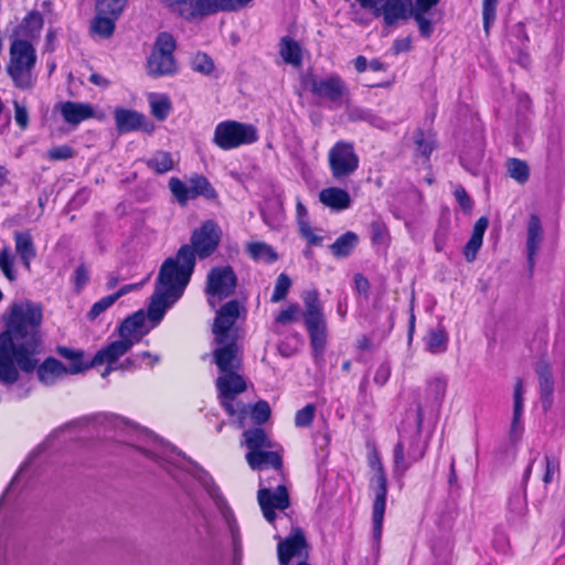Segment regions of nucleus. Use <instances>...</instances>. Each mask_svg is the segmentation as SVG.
<instances>
[{"instance_id":"1","label":"nucleus","mask_w":565,"mask_h":565,"mask_svg":"<svg viewBox=\"0 0 565 565\" xmlns=\"http://www.w3.org/2000/svg\"><path fill=\"white\" fill-rule=\"evenodd\" d=\"M222 235V228L216 221L205 220L193 230L190 243L182 245L173 257H168L162 263L149 303V317L154 324L182 297L194 271L196 258L205 259L213 255L220 246Z\"/></svg>"},{"instance_id":"2","label":"nucleus","mask_w":565,"mask_h":565,"mask_svg":"<svg viewBox=\"0 0 565 565\" xmlns=\"http://www.w3.org/2000/svg\"><path fill=\"white\" fill-rule=\"evenodd\" d=\"M42 310L33 302L11 306L0 334V382L12 385L19 379L18 367L24 372L35 369L33 359L39 345Z\"/></svg>"},{"instance_id":"3","label":"nucleus","mask_w":565,"mask_h":565,"mask_svg":"<svg viewBox=\"0 0 565 565\" xmlns=\"http://www.w3.org/2000/svg\"><path fill=\"white\" fill-rule=\"evenodd\" d=\"M245 308L238 300H231L216 312L212 326L213 362L221 375L242 370L243 353L239 344V330L236 321Z\"/></svg>"},{"instance_id":"4","label":"nucleus","mask_w":565,"mask_h":565,"mask_svg":"<svg viewBox=\"0 0 565 565\" xmlns=\"http://www.w3.org/2000/svg\"><path fill=\"white\" fill-rule=\"evenodd\" d=\"M107 424L115 429L127 430L129 434L136 436V441H130L136 448L141 450L147 457L162 466L169 473L172 475L173 479L177 476L172 473L170 466L188 469L198 470L196 478L200 480L202 477V469L198 465L188 458L183 452L178 450L174 446L164 443L158 436L153 435L146 428H140L135 424L129 423L127 419L117 415H104L103 416Z\"/></svg>"},{"instance_id":"5","label":"nucleus","mask_w":565,"mask_h":565,"mask_svg":"<svg viewBox=\"0 0 565 565\" xmlns=\"http://www.w3.org/2000/svg\"><path fill=\"white\" fill-rule=\"evenodd\" d=\"M107 424L115 429L127 430L129 434L136 436V441H130L136 448L141 450L147 457L162 466L169 473L172 475L173 479L177 476L172 473L170 466L188 469L198 470L196 478L200 480L202 477V469L198 465L188 458L183 452L178 450L174 446L164 443L158 436L153 435L146 428H140L135 424L129 423L127 419L117 415H104L103 416Z\"/></svg>"},{"instance_id":"6","label":"nucleus","mask_w":565,"mask_h":565,"mask_svg":"<svg viewBox=\"0 0 565 565\" xmlns=\"http://www.w3.org/2000/svg\"><path fill=\"white\" fill-rule=\"evenodd\" d=\"M9 54L10 61L7 65V72L14 86L22 90L32 89L36 83V75L34 74L35 49L28 40L15 39L10 45Z\"/></svg>"},{"instance_id":"7","label":"nucleus","mask_w":565,"mask_h":565,"mask_svg":"<svg viewBox=\"0 0 565 565\" xmlns=\"http://www.w3.org/2000/svg\"><path fill=\"white\" fill-rule=\"evenodd\" d=\"M423 422V411L417 409V430L411 435H401L393 450L394 473L404 476V473L417 461L424 458L426 454V444L422 443L419 428Z\"/></svg>"},{"instance_id":"8","label":"nucleus","mask_w":565,"mask_h":565,"mask_svg":"<svg viewBox=\"0 0 565 565\" xmlns=\"http://www.w3.org/2000/svg\"><path fill=\"white\" fill-rule=\"evenodd\" d=\"M370 466L375 472L373 478L370 480V487L374 492L372 507L373 540L376 548H380L383 520L386 509L387 480L377 454H374L370 458Z\"/></svg>"},{"instance_id":"9","label":"nucleus","mask_w":565,"mask_h":565,"mask_svg":"<svg viewBox=\"0 0 565 565\" xmlns=\"http://www.w3.org/2000/svg\"><path fill=\"white\" fill-rule=\"evenodd\" d=\"M215 385L221 398V405L230 416H236L239 426H243L247 405L236 399V396L246 390V382L241 371L220 375L215 381Z\"/></svg>"},{"instance_id":"10","label":"nucleus","mask_w":565,"mask_h":565,"mask_svg":"<svg viewBox=\"0 0 565 565\" xmlns=\"http://www.w3.org/2000/svg\"><path fill=\"white\" fill-rule=\"evenodd\" d=\"M258 140L254 125L236 120H224L215 126L213 143L222 150H232L241 146L252 145Z\"/></svg>"},{"instance_id":"11","label":"nucleus","mask_w":565,"mask_h":565,"mask_svg":"<svg viewBox=\"0 0 565 565\" xmlns=\"http://www.w3.org/2000/svg\"><path fill=\"white\" fill-rule=\"evenodd\" d=\"M174 49L175 42L171 34L162 32L158 35L147 63L148 73L151 76H166L175 71Z\"/></svg>"},{"instance_id":"12","label":"nucleus","mask_w":565,"mask_h":565,"mask_svg":"<svg viewBox=\"0 0 565 565\" xmlns=\"http://www.w3.org/2000/svg\"><path fill=\"white\" fill-rule=\"evenodd\" d=\"M169 189L180 205H186L190 200L198 196H203L206 200L217 198L215 189L201 174L191 177L186 183L173 177L169 180Z\"/></svg>"},{"instance_id":"13","label":"nucleus","mask_w":565,"mask_h":565,"mask_svg":"<svg viewBox=\"0 0 565 565\" xmlns=\"http://www.w3.org/2000/svg\"><path fill=\"white\" fill-rule=\"evenodd\" d=\"M331 174L335 180H342L353 174L359 168V157L353 143L340 140L328 153Z\"/></svg>"},{"instance_id":"14","label":"nucleus","mask_w":565,"mask_h":565,"mask_svg":"<svg viewBox=\"0 0 565 565\" xmlns=\"http://www.w3.org/2000/svg\"><path fill=\"white\" fill-rule=\"evenodd\" d=\"M237 285V277L231 266H217L211 268L206 278L205 292L209 295V302L212 307L215 301L230 297Z\"/></svg>"},{"instance_id":"15","label":"nucleus","mask_w":565,"mask_h":565,"mask_svg":"<svg viewBox=\"0 0 565 565\" xmlns=\"http://www.w3.org/2000/svg\"><path fill=\"white\" fill-rule=\"evenodd\" d=\"M257 499L264 518L269 523H273L276 519L275 510L284 511L290 504L287 488L282 483L273 484L268 482V486H265L264 476L260 477Z\"/></svg>"},{"instance_id":"16","label":"nucleus","mask_w":565,"mask_h":565,"mask_svg":"<svg viewBox=\"0 0 565 565\" xmlns=\"http://www.w3.org/2000/svg\"><path fill=\"white\" fill-rule=\"evenodd\" d=\"M202 477H200L201 484L205 488L206 492L213 500L216 509L218 510L221 516L223 518L228 532L232 536V542L234 546V552L237 554L241 548V537H239V529L234 516V513L230 505L227 504L225 498L222 495L220 488L214 483L213 479L206 473L202 472Z\"/></svg>"},{"instance_id":"17","label":"nucleus","mask_w":565,"mask_h":565,"mask_svg":"<svg viewBox=\"0 0 565 565\" xmlns=\"http://www.w3.org/2000/svg\"><path fill=\"white\" fill-rule=\"evenodd\" d=\"M310 90L315 97L339 107L347 95V85L339 75L312 77L310 79Z\"/></svg>"},{"instance_id":"18","label":"nucleus","mask_w":565,"mask_h":565,"mask_svg":"<svg viewBox=\"0 0 565 565\" xmlns=\"http://www.w3.org/2000/svg\"><path fill=\"white\" fill-rule=\"evenodd\" d=\"M279 565H289L291 561H306L308 557V544L300 529L294 530L277 546Z\"/></svg>"},{"instance_id":"19","label":"nucleus","mask_w":565,"mask_h":565,"mask_svg":"<svg viewBox=\"0 0 565 565\" xmlns=\"http://www.w3.org/2000/svg\"><path fill=\"white\" fill-rule=\"evenodd\" d=\"M132 348L131 341L120 338L119 340L110 342L105 348L98 350L94 355L90 365L97 366L107 364L102 376L106 377L110 372L117 370L114 365L121 356H124Z\"/></svg>"},{"instance_id":"20","label":"nucleus","mask_w":565,"mask_h":565,"mask_svg":"<svg viewBox=\"0 0 565 565\" xmlns=\"http://www.w3.org/2000/svg\"><path fill=\"white\" fill-rule=\"evenodd\" d=\"M375 17H382L386 25L406 21L414 11L412 0H384L381 7L373 8Z\"/></svg>"},{"instance_id":"21","label":"nucleus","mask_w":565,"mask_h":565,"mask_svg":"<svg viewBox=\"0 0 565 565\" xmlns=\"http://www.w3.org/2000/svg\"><path fill=\"white\" fill-rule=\"evenodd\" d=\"M246 461L254 470H268L273 468L275 478H282V460L280 455L275 450L260 449L258 451H248L246 454Z\"/></svg>"},{"instance_id":"22","label":"nucleus","mask_w":565,"mask_h":565,"mask_svg":"<svg viewBox=\"0 0 565 565\" xmlns=\"http://www.w3.org/2000/svg\"><path fill=\"white\" fill-rule=\"evenodd\" d=\"M147 318L151 322L150 328H154L161 322L160 320L158 323L154 324V322L149 317V311L147 312V315H145L143 311H138L129 316L121 322V324L118 328L119 337L126 340H130L131 345L139 342L142 335L147 333L149 330L143 329Z\"/></svg>"},{"instance_id":"23","label":"nucleus","mask_w":565,"mask_h":565,"mask_svg":"<svg viewBox=\"0 0 565 565\" xmlns=\"http://www.w3.org/2000/svg\"><path fill=\"white\" fill-rule=\"evenodd\" d=\"M56 108L64 121L71 126H77L94 116V108L87 103L67 100L56 105Z\"/></svg>"},{"instance_id":"24","label":"nucleus","mask_w":565,"mask_h":565,"mask_svg":"<svg viewBox=\"0 0 565 565\" xmlns=\"http://www.w3.org/2000/svg\"><path fill=\"white\" fill-rule=\"evenodd\" d=\"M232 0H194L193 7L188 14L186 21L202 19L218 12H233Z\"/></svg>"},{"instance_id":"25","label":"nucleus","mask_w":565,"mask_h":565,"mask_svg":"<svg viewBox=\"0 0 565 565\" xmlns=\"http://www.w3.org/2000/svg\"><path fill=\"white\" fill-rule=\"evenodd\" d=\"M309 334L310 345L316 361L322 360L327 347V322L326 320L305 323Z\"/></svg>"},{"instance_id":"26","label":"nucleus","mask_w":565,"mask_h":565,"mask_svg":"<svg viewBox=\"0 0 565 565\" xmlns=\"http://www.w3.org/2000/svg\"><path fill=\"white\" fill-rule=\"evenodd\" d=\"M70 374L66 366L55 358H47L38 367V377L44 385H53Z\"/></svg>"},{"instance_id":"27","label":"nucleus","mask_w":565,"mask_h":565,"mask_svg":"<svg viewBox=\"0 0 565 565\" xmlns=\"http://www.w3.org/2000/svg\"><path fill=\"white\" fill-rule=\"evenodd\" d=\"M543 228L536 214H531L527 223L526 249L530 268L534 267V257L542 242Z\"/></svg>"},{"instance_id":"28","label":"nucleus","mask_w":565,"mask_h":565,"mask_svg":"<svg viewBox=\"0 0 565 565\" xmlns=\"http://www.w3.org/2000/svg\"><path fill=\"white\" fill-rule=\"evenodd\" d=\"M319 199L322 204L335 211L347 210L351 205L350 194L340 188L332 186L322 190Z\"/></svg>"},{"instance_id":"29","label":"nucleus","mask_w":565,"mask_h":565,"mask_svg":"<svg viewBox=\"0 0 565 565\" xmlns=\"http://www.w3.org/2000/svg\"><path fill=\"white\" fill-rule=\"evenodd\" d=\"M13 238L15 243V252L20 256L24 267L30 269L31 262L36 256V249L34 247L31 233L29 231H17L13 234Z\"/></svg>"},{"instance_id":"30","label":"nucleus","mask_w":565,"mask_h":565,"mask_svg":"<svg viewBox=\"0 0 565 565\" xmlns=\"http://www.w3.org/2000/svg\"><path fill=\"white\" fill-rule=\"evenodd\" d=\"M302 300L305 303V311L302 312L305 323L326 320L317 290H306L302 294Z\"/></svg>"},{"instance_id":"31","label":"nucleus","mask_w":565,"mask_h":565,"mask_svg":"<svg viewBox=\"0 0 565 565\" xmlns=\"http://www.w3.org/2000/svg\"><path fill=\"white\" fill-rule=\"evenodd\" d=\"M116 126L119 132H129L141 127L143 116L135 110L119 108L115 111Z\"/></svg>"},{"instance_id":"32","label":"nucleus","mask_w":565,"mask_h":565,"mask_svg":"<svg viewBox=\"0 0 565 565\" xmlns=\"http://www.w3.org/2000/svg\"><path fill=\"white\" fill-rule=\"evenodd\" d=\"M246 252L255 262L271 264L278 259V254L275 249L264 242L248 243L246 245Z\"/></svg>"},{"instance_id":"33","label":"nucleus","mask_w":565,"mask_h":565,"mask_svg":"<svg viewBox=\"0 0 565 565\" xmlns=\"http://www.w3.org/2000/svg\"><path fill=\"white\" fill-rule=\"evenodd\" d=\"M243 436L248 451L273 448V443L263 428L257 427L247 429L244 431Z\"/></svg>"},{"instance_id":"34","label":"nucleus","mask_w":565,"mask_h":565,"mask_svg":"<svg viewBox=\"0 0 565 565\" xmlns=\"http://www.w3.org/2000/svg\"><path fill=\"white\" fill-rule=\"evenodd\" d=\"M541 401L543 407L550 408L553 403L554 382L552 372L547 366L537 370Z\"/></svg>"},{"instance_id":"35","label":"nucleus","mask_w":565,"mask_h":565,"mask_svg":"<svg viewBox=\"0 0 565 565\" xmlns=\"http://www.w3.org/2000/svg\"><path fill=\"white\" fill-rule=\"evenodd\" d=\"M359 243V237L353 232H347L339 236L335 242L330 245L332 255L337 258L348 257Z\"/></svg>"},{"instance_id":"36","label":"nucleus","mask_w":565,"mask_h":565,"mask_svg":"<svg viewBox=\"0 0 565 565\" xmlns=\"http://www.w3.org/2000/svg\"><path fill=\"white\" fill-rule=\"evenodd\" d=\"M279 54L287 64L298 66L302 55L299 44L289 36H284L279 42Z\"/></svg>"},{"instance_id":"37","label":"nucleus","mask_w":565,"mask_h":565,"mask_svg":"<svg viewBox=\"0 0 565 565\" xmlns=\"http://www.w3.org/2000/svg\"><path fill=\"white\" fill-rule=\"evenodd\" d=\"M117 18L97 11L96 17L92 21L90 31L100 38H110L115 31V22Z\"/></svg>"},{"instance_id":"38","label":"nucleus","mask_w":565,"mask_h":565,"mask_svg":"<svg viewBox=\"0 0 565 565\" xmlns=\"http://www.w3.org/2000/svg\"><path fill=\"white\" fill-rule=\"evenodd\" d=\"M57 352L61 356L70 361L68 366H66L70 374L82 373L92 366L90 363H84L83 353L81 351H75L66 347H58Z\"/></svg>"},{"instance_id":"39","label":"nucleus","mask_w":565,"mask_h":565,"mask_svg":"<svg viewBox=\"0 0 565 565\" xmlns=\"http://www.w3.org/2000/svg\"><path fill=\"white\" fill-rule=\"evenodd\" d=\"M149 169L158 174L167 173L174 168V161L170 152L157 151L149 159L146 160Z\"/></svg>"},{"instance_id":"40","label":"nucleus","mask_w":565,"mask_h":565,"mask_svg":"<svg viewBox=\"0 0 565 565\" xmlns=\"http://www.w3.org/2000/svg\"><path fill=\"white\" fill-rule=\"evenodd\" d=\"M43 26V17L39 11L30 12L20 24L19 31L21 35L34 39L39 36Z\"/></svg>"},{"instance_id":"41","label":"nucleus","mask_w":565,"mask_h":565,"mask_svg":"<svg viewBox=\"0 0 565 565\" xmlns=\"http://www.w3.org/2000/svg\"><path fill=\"white\" fill-rule=\"evenodd\" d=\"M447 391V381L444 377H434L427 382L426 397L427 399L437 406H440L444 402Z\"/></svg>"},{"instance_id":"42","label":"nucleus","mask_w":565,"mask_h":565,"mask_svg":"<svg viewBox=\"0 0 565 565\" xmlns=\"http://www.w3.org/2000/svg\"><path fill=\"white\" fill-rule=\"evenodd\" d=\"M448 337L443 327L429 330L426 338L427 350L433 354L443 353L447 349Z\"/></svg>"},{"instance_id":"43","label":"nucleus","mask_w":565,"mask_h":565,"mask_svg":"<svg viewBox=\"0 0 565 565\" xmlns=\"http://www.w3.org/2000/svg\"><path fill=\"white\" fill-rule=\"evenodd\" d=\"M507 168L509 175L519 183L523 184L529 180L530 169L525 161L516 158L509 159Z\"/></svg>"},{"instance_id":"44","label":"nucleus","mask_w":565,"mask_h":565,"mask_svg":"<svg viewBox=\"0 0 565 565\" xmlns=\"http://www.w3.org/2000/svg\"><path fill=\"white\" fill-rule=\"evenodd\" d=\"M43 445L39 446L35 450H33L28 459L22 463L17 475L13 477L12 481L10 482L9 487L7 488L6 492L0 499V504L3 503L4 499L9 495V493L14 489L15 484L20 481L24 475L29 472L30 467L32 466V462L34 458L42 451Z\"/></svg>"},{"instance_id":"45","label":"nucleus","mask_w":565,"mask_h":565,"mask_svg":"<svg viewBox=\"0 0 565 565\" xmlns=\"http://www.w3.org/2000/svg\"><path fill=\"white\" fill-rule=\"evenodd\" d=\"M149 102L151 113L157 119L164 120L169 116L171 103L167 96L151 95Z\"/></svg>"},{"instance_id":"46","label":"nucleus","mask_w":565,"mask_h":565,"mask_svg":"<svg viewBox=\"0 0 565 565\" xmlns=\"http://www.w3.org/2000/svg\"><path fill=\"white\" fill-rule=\"evenodd\" d=\"M128 0H98L96 11L119 18Z\"/></svg>"},{"instance_id":"47","label":"nucleus","mask_w":565,"mask_h":565,"mask_svg":"<svg viewBox=\"0 0 565 565\" xmlns=\"http://www.w3.org/2000/svg\"><path fill=\"white\" fill-rule=\"evenodd\" d=\"M527 505L525 495L522 493H515L509 499V513L511 514V521L521 519L526 514Z\"/></svg>"},{"instance_id":"48","label":"nucleus","mask_w":565,"mask_h":565,"mask_svg":"<svg viewBox=\"0 0 565 565\" xmlns=\"http://www.w3.org/2000/svg\"><path fill=\"white\" fill-rule=\"evenodd\" d=\"M0 269L8 280L14 281L17 279L14 256L8 248L0 250Z\"/></svg>"},{"instance_id":"49","label":"nucleus","mask_w":565,"mask_h":565,"mask_svg":"<svg viewBox=\"0 0 565 565\" xmlns=\"http://www.w3.org/2000/svg\"><path fill=\"white\" fill-rule=\"evenodd\" d=\"M414 141L417 147V151L428 158L435 148V139L430 135H425L423 130H417L414 136Z\"/></svg>"},{"instance_id":"50","label":"nucleus","mask_w":565,"mask_h":565,"mask_svg":"<svg viewBox=\"0 0 565 565\" xmlns=\"http://www.w3.org/2000/svg\"><path fill=\"white\" fill-rule=\"evenodd\" d=\"M291 279L286 274H280L276 280L274 292L270 300L273 302H279L284 300L290 289Z\"/></svg>"},{"instance_id":"51","label":"nucleus","mask_w":565,"mask_h":565,"mask_svg":"<svg viewBox=\"0 0 565 565\" xmlns=\"http://www.w3.org/2000/svg\"><path fill=\"white\" fill-rule=\"evenodd\" d=\"M191 66L195 72L209 75L214 70L212 58L205 53H196L191 60Z\"/></svg>"},{"instance_id":"52","label":"nucleus","mask_w":565,"mask_h":565,"mask_svg":"<svg viewBox=\"0 0 565 565\" xmlns=\"http://www.w3.org/2000/svg\"><path fill=\"white\" fill-rule=\"evenodd\" d=\"M170 11L186 20L194 0H160Z\"/></svg>"},{"instance_id":"53","label":"nucleus","mask_w":565,"mask_h":565,"mask_svg":"<svg viewBox=\"0 0 565 565\" xmlns=\"http://www.w3.org/2000/svg\"><path fill=\"white\" fill-rule=\"evenodd\" d=\"M247 414H250L252 419L260 425L265 423L270 416V407L267 402L259 401L250 409L247 407Z\"/></svg>"},{"instance_id":"54","label":"nucleus","mask_w":565,"mask_h":565,"mask_svg":"<svg viewBox=\"0 0 565 565\" xmlns=\"http://www.w3.org/2000/svg\"><path fill=\"white\" fill-rule=\"evenodd\" d=\"M429 10H418L414 9L412 17L416 21L419 33L424 38H429L434 31L433 23L429 19L426 18L425 13Z\"/></svg>"},{"instance_id":"55","label":"nucleus","mask_w":565,"mask_h":565,"mask_svg":"<svg viewBox=\"0 0 565 565\" xmlns=\"http://www.w3.org/2000/svg\"><path fill=\"white\" fill-rule=\"evenodd\" d=\"M316 414V406L313 404H307L305 407L299 409L295 415V425L297 427H308L313 422Z\"/></svg>"},{"instance_id":"56","label":"nucleus","mask_w":565,"mask_h":565,"mask_svg":"<svg viewBox=\"0 0 565 565\" xmlns=\"http://www.w3.org/2000/svg\"><path fill=\"white\" fill-rule=\"evenodd\" d=\"M116 297L114 295H108L106 297H103L98 301H96L89 312L87 313V317L89 320L97 319L103 312H105L108 308H110L116 302Z\"/></svg>"},{"instance_id":"57","label":"nucleus","mask_w":565,"mask_h":565,"mask_svg":"<svg viewBox=\"0 0 565 565\" xmlns=\"http://www.w3.org/2000/svg\"><path fill=\"white\" fill-rule=\"evenodd\" d=\"M498 2L499 0H482V18L486 32L489 31L495 20Z\"/></svg>"},{"instance_id":"58","label":"nucleus","mask_w":565,"mask_h":565,"mask_svg":"<svg viewBox=\"0 0 565 565\" xmlns=\"http://www.w3.org/2000/svg\"><path fill=\"white\" fill-rule=\"evenodd\" d=\"M300 308L297 303L289 305L286 309L281 310L275 321L280 324H288L300 319Z\"/></svg>"},{"instance_id":"59","label":"nucleus","mask_w":565,"mask_h":565,"mask_svg":"<svg viewBox=\"0 0 565 565\" xmlns=\"http://www.w3.org/2000/svg\"><path fill=\"white\" fill-rule=\"evenodd\" d=\"M89 280V270L85 264H81L76 267L73 275V284L75 291L79 292Z\"/></svg>"},{"instance_id":"60","label":"nucleus","mask_w":565,"mask_h":565,"mask_svg":"<svg viewBox=\"0 0 565 565\" xmlns=\"http://www.w3.org/2000/svg\"><path fill=\"white\" fill-rule=\"evenodd\" d=\"M524 387L521 379H518L513 390V415L522 416Z\"/></svg>"},{"instance_id":"61","label":"nucleus","mask_w":565,"mask_h":565,"mask_svg":"<svg viewBox=\"0 0 565 565\" xmlns=\"http://www.w3.org/2000/svg\"><path fill=\"white\" fill-rule=\"evenodd\" d=\"M74 157V150L70 146H58L47 150V158L53 161L67 160Z\"/></svg>"},{"instance_id":"62","label":"nucleus","mask_w":565,"mask_h":565,"mask_svg":"<svg viewBox=\"0 0 565 565\" xmlns=\"http://www.w3.org/2000/svg\"><path fill=\"white\" fill-rule=\"evenodd\" d=\"M483 239L470 237L463 248V255L468 263L473 262L477 258V254L482 246Z\"/></svg>"},{"instance_id":"63","label":"nucleus","mask_w":565,"mask_h":565,"mask_svg":"<svg viewBox=\"0 0 565 565\" xmlns=\"http://www.w3.org/2000/svg\"><path fill=\"white\" fill-rule=\"evenodd\" d=\"M544 463H545V472L543 476V482L545 484H548L553 481L555 472L558 471L559 463H558V460L552 456H545Z\"/></svg>"},{"instance_id":"64","label":"nucleus","mask_w":565,"mask_h":565,"mask_svg":"<svg viewBox=\"0 0 565 565\" xmlns=\"http://www.w3.org/2000/svg\"><path fill=\"white\" fill-rule=\"evenodd\" d=\"M454 195H455L458 204L465 212L471 211L472 201L462 185H460V184L456 185V188L454 190Z\"/></svg>"}]
</instances>
